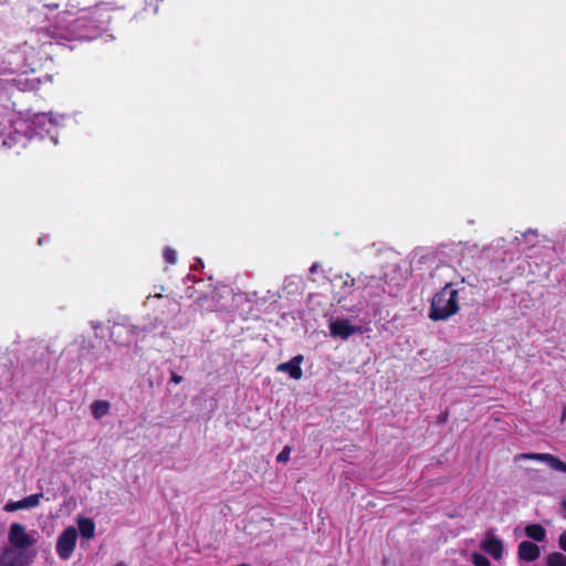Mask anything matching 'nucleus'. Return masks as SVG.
I'll list each match as a JSON object with an SVG mask.
<instances>
[{
    "label": "nucleus",
    "instance_id": "1",
    "mask_svg": "<svg viewBox=\"0 0 566 566\" xmlns=\"http://www.w3.org/2000/svg\"><path fill=\"white\" fill-rule=\"evenodd\" d=\"M71 117L65 114L38 113L23 118L9 112H0V148H23L34 137L49 138L55 146L59 143V128Z\"/></svg>",
    "mask_w": 566,
    "mask_h": 566
},
{
    "label": "nucleus",
    "instance_id": "2",
    "mask_svg": "<svg viewBox=\"0 0 566 566\" xmlns=\"http://www.w3.org/2000/svg\"><path fill=\"white\" fill-rule=\"evenodd\" d=\"M111 17L104 7L97 6L94 9H80L74 11L67 9L55 17L52 25L45 28L43 35L45 40L41 45L51 44L48 39L61 41L93 40L101 35L106 28Z\"/></svg>",
    "mask_w": 566,
    "mask_h": 566
},
{
    "label": "nucleus",
    "instance_id": "3",
    "mask_svg": "<svg viewBox=\"0 0 566 566\" xmlns=\"http://www.w3.org/2000/svg\"><path fill=\"white\" fill-rule=\"evenodd\" d=\"M38 55V50L29 41L6 54L0 65V105L3 108L8 109L7 103L14 91L25 92L38 88L39 78L27 76L29 71H34L39 62Z\"/></svg>",
    "mask_w": 566,
    "mask_h": 566
},
{
    "label": "nucleus",
    "instance_id": "4",
    "mask_svg": "<svg viewBox=\"0 0 566 566\" xmlns=\"http://www.w3.org/2000/svg\"><path fill=\"white\" fill-rule=\"evenodd\" d=\"M459 311L458 291L447 283L437 292L430 304L429 318L432 321H446Z\"/></svg>",
    "mask_w": 566,
    "mask_h": 566
},
{
    "label": "nucleus",
    "instance_id": "5",
    "mask_svg": "<svg viewBox=\"0 0 566 566\" xmlns=\"http://www.w3.org/2000/svg\"><path fill=\"white\" fill-rule=\"evenodd\" d=\"M77 530L74 526H67L56 539L55 551L62 560H67L72 557L76 542Z\"/></svg>",
    "mask_w": 566,
    "mask_h": 566
},
{
    "label": "nucleus",
    "instance_id": "6",
    "mask_svg": "<svg viewBox=\"0 0 566 566\" xmlns=\"http://www.w3.org/2000/svg\"><path fill=\"white\" fill-rule=\"evenodd\" d=\"M9 542L17 549H27L34 544V539L27 533L25 526L12 523L9 530Z\"/></svg>",
    "mask_w": 566,
    "mask_h": 566
},
{
    "label": "nucleus",
    "instance_id": "7",
    "mask_svg": "<svg viewBox=\"0 0 566 566\" xmlns=\"http://www.w3.org/2000/svg\"><path fill=\"white\" fill-rule=\"evenodd\" d=\"M516 458L536 460L546 463L551 469L566 473V462L551 453H521Z\"/></svg>",
    "mask_w": 566,
    "mask_h": 566
},
{
    "label": "nucleus",
    "instance_id": "8",
    "mask_svg": "<svg viewBox=\"0 0 566 566\" xmlns=\"http://www.w3.org/2000/svg\"><path fill=\"white\" fill-rule=\"evenodd\" d=\"M481 548L494 559H500L503 555V543L491 531L486 532Z\"/></svg>",
    "mask_w": 566,
    "mask_h": 566
},
{
    "label": "nucleus",
    "instance_id": "9",
    "mask_svg": "<svg viewBox=\"0 0 566 566\" xmlns=\"http://www.w3.org/2000/svg\"><path fill=\"white\" fill-rule=\"evenodd\" d=\"M0 566H27L22 549L8 547L0 554Z\"/></svg>",
    "mask_w": 566,
    "mask_h": 566
},
{
    "label": "nucleus",
    "instance_id": "10",
    "mask_svg": "<svg viewBox=\"0 0 566 566\" xmlns=\"http://www.w3.org/2000/svg\"><path fill=\"white\" fill-rule=\"evenodd\" d=\"M303 360V355H296L289 361L280 364L276 367V370L287 373L292 379L298 380L303 376V370L301 368Z\"/></svg>",
    "mask_w": 566,
    "mask_h": 566
},
{
    "label": "nucleus",
    "instance_id": "11",
    "mask_svg": "<svg viewBox=\"0 0 566 566\" xmlns=\"http://www.w3.org/2000/svg\"><path fill=\"white\" fill-rule=\"evenodd\" d=\"M517 555L521 560L524 562H534L539 555L541 551L538 545L530 541H523L518 544Z\"/></svg>",
    "mask_w": 566,
    "mask_h": 566
},
{
    "label": "nucleus",
    "instance_id": "12",
    "mask_svg": "<svg viewBox=\"0 0 566 566\" xmlns=\"http://www.w3.org/2000/svg\"><path fill=\"white\" fill-rule=\"evenodd\" d=\"M331 334L347 339L356 333V328L347 319H336L329 325Z\"/></svg>",
    "mask_w": 566,
    "mask_h": 566
},
{
    "label": "nucleus",
    "instance_id": "13",
    "mask_svg": "<svg viewBox=\"0 0 566 566\" xmlns=\"http://www.w3.org/2000/svg\"><path fill=\"white\" fill-rule=\"evenodd\" d=\"M77 534L80 533L83 539H93L95 537V523L92 518L78 516L76 518Z\"/></svg>",
    "mask_w": 566,
    "mask_h": 566
},
{
    "label": "nucleus",
    "instance_id": "14",
    "mask_svg": "<svg viewBox=\"0 0 566 566\" xmlns=\"http://www.w3.org/2000/svg\"><path fill=\"white\" fill-rule=\"evenodd\" d=\"M525 535L536 542L546 538V530L541 524H528L525 526Z\"/></svg>",
    "mask_w": 566,
    "mask_h": 566
},
{
    "label": "nucleus",
    "instance_id": "15",
    "mask_svg": "<svg viewBox=\"0 0 566 566\" xmlns=\"http://www.w3.org/2000/svg\"><path fill=\"white\" fill-rule=\"evenodd\" d=\"M111 409V403L106 400H96L91 405V411L96 420L105 417Z\"/></svg>",
    "mask_w": 566,
    "mask_h": 566
},
{
    "label": "nucleus",
    "instance_id": "16",
    "mask_svg": "<svg viewBox=\"0 0 566 566\" xmlns=\"http://www.w3.org/2000/svg\"><path fill=\"white\" fill-rule=\"evenodd\" d=\"M43 493H35L19 500L21 510H30L39 506Z\"/></svg>",
    "mask_w": 566,
    "mask_h": 566
},
{
    "label": "nucleus",
    "instance_id": "17",
    "mask_svg": "<svg viewBox=\"0 0 566 566\" xmlns=\"http://www.w3.org/2000/svg\"><path fill=\"white\" fill-rule=\"evenodd\" d=\"M547 566H566V556L559 552H553L546 556Z\"/></svg>",
    "mask_w": 566,
    "mask_h": 566
},
{
    "label": "nucleus",
    "instance_id": "18",
    "mask_svg": "<svg viewBox=\"0 0 566 566\" xmlns=\"http://www.w3.org/2000/svg\"><path fill=\"white\" fill-rule=\"evenodd\" d=\"M164 260L166 263L168 264H175L177 262V252L170 248V247H166L164 249Z\"/></svg>",
    "mask_w": 566,
    "mask_h": 566
},
{
    "label": "nucleus",
    "instance_id": "19",
    "mask_svg": "<svg viewBox=\"0 0 566 566\" xmlns=\"http://www.w3.org/2000/svg\"><path fill=\"white\" fill-rule=\"evenodd\" d=\"M472 562H473L474 566H491V563L488 559V557H485L484 555H482L480 553H474L472 555Z\"/></svg>",
    "mask_w": 566,
    "mask_h": 566
},
{
    "label": "nucleus",
    "instance_id": "20",
    "mask_svg": "<svg viewBox=\"0 0 566 566\" xmlns=\"http://www.w3.org/2000/svg\"><path fill=\"white\" fill-rule=\"evenodd\" d=\"M292 448L289 446H285L283 450L277 454L276 461L280 463H286L290 459Z\"/></svg>",
    "mask_w": 566,
    "mask_h": 566
},
{
    "label": "nucleus",
    "instance_id": "21",
    "mask_svg": "<svg viewBox=\"0 0 566 566\" xmlns=\"http://www.w3.org/2000/svg\"><path fill=\"white\" fill-rule=\"evenodd\" d=\"M135 327L132 326H125V325H115L114 329L112 332V335H120L123 333H133Z\"/></svg>",
    "mask_w": 566,
    "mask_h": 566
},
{
    "label": "nucleus",
    "instance_id": "22",
    "mask_svg": "<svg viewBox=\"0 0 566 566\" xmlns=\"http://www.w3.org/2000/svg\"><path fill=\"white\" fill-rule=\"evenodd\" d=\"M3 510L6 512H15L18 510H21L20 502L19 501H9L6 503Z\"/></svg>",
    "mask_w": 566,
    "mask_h": 566
},
{
    "label": "nucleus",
    "instance_id": "23",
    "mask_svg": "<svg viewBox=\"0 0 566 566\" xmlns=\"http://www.w3.org/2000/svg\"><path fill=\"white\" fill-rule=\"evenodd\" d=\"M558 545L566 552V530L559 535Z\"/></svg>",
    "mask_w": 566,
    "mask_h": 566
},
{
    "label": "nucleus",
    "instance_id": "24",
    "mask_svg": "<svg viewBox=\"0 0 566 566\" xmlns=\"http://www.w3.org/2000/svg\"><path fill=\"white\" fill-rule=\"evenodd\" d=\"M163 298V295L161 294H155L154 296L149 295L146 301H145V305L146 306H151V302L155 301V300H160Z\"/></svg>",
    "mask_w": 566,
    "mask_h": 566
},
{
    "label": "nucleus",
    "instance_id": "25",
    "mask_svg": "<svg viewBox=\"0 0 566 566\" xmlns=\"http://www.w3.org/2000/svg\"><path fill=\"white\" fill-rule=\"evenodd\" d=\"M192 268H193V270H196V271H197V270H199V269H201V268H203V262H202V260H201L200 258H196V259H195V263L192 264Z\"/></svg>",
    "mask_w": 566,
    "mask_h": 566
},
{
    "label": "nucleus",
    "instance_id": "26",
    "mask_svg": "<svg viewBox=\"0 0 566 566\" xmlns=\"http://www.w3.org/2000/svg\"><path fill=\"white\" fill-rule=\"evenodd\" d=\"M171 381L175 382V384H180L182 381V377L179 376V375L174 374L171 376Z\"/></svg>",
    "mask_w": 566,
    "mask_h": 566
},
{
    "label": "nucleus",
    "instance_id": "27",
    "mask_svg": "<svg viewBox=\"0 0 566 566\" xmlns=\"http://www.w3.org/2000/svg\"><path fill=\"white\" fill-rule=\"evenodd\" d=\"M447 418H448V413H447V412H446V413H441V415L439 416V420H438V421H439V423H443V422H446V421H447Z\"/></svg>",
    "mask_w": 566,
    "mask_h": 566
},
{
    "label": "nucleus",
    "instance_id": "28",
    "mask_svg": "<svg viewBox=\"0 0 566 566\" xmlns=\"http://www.w3.org/2000/svg\"><path fill=\"white\" fill-rule=\"evenodd\" d=\"M566 420V406L563 408L562 421Z\"/></svg>",
    "mask_w": 566,
    "mask_h": 566
},
{
    "label": "nucleus",
    "instance_id": "29",
    "mask_svg": "<svg viewBox=\"0 0 566 566\" xmlns=\"http://www.w3.org/2000/svg\"><path fill=\"white\" fill-rule=\"evenodd\" d=\"M562 506L566 510V496L562 500Z\"/></svg>",
    "mask_w": 566,
    "mask_h": 566
},
{
    "label": "nucleus",
    "instance_id": "30",
    "mask_svg": "<svg viewBox=\"0 0 566 566\" xmlns=\"http://www.w3.org/2000/svg\"><path fill=\"white\" fill-rule=\"evenodd\" d=\"M115 566H126L124 563H118Z\"/></svg>",
    "mask_w": 566,
    "mask_h": 566
}]
</instances>
